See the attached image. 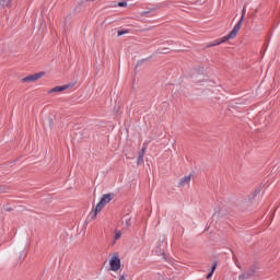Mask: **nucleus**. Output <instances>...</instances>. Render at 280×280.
Returning a JSON list of instances; mask_svg holds the SVG:
<instances>
[{
    "mask_svg": "<svg viewBox=\"0 0 280 280\" xmlns=\"http://www.w3.org/2000/svg\"><path fill=\"white\" fill-rule=\"evenodd\" d=\"M244 16H246V5L243 7L241 19L236 23V25L233 27V30L230 32V34L222 37V40H219L215 44L209 45V47H215V45H222V43H226V40H231V38H235V36H237V32L242 30V23H244Z\"/></svg>",
    "mask_w": 280,
    "mask_h": 280,
    "instance_id": "nucleus-1",
    "label": "nucleus"
},
{
    "mask_svg": "<svg viewBox=\"0 0 280 280\" xmlns=\"http://www.w3.org/2000/svg\"><path fill=\"white\" fill-rule=\"evenodd\" d=\"M109 266L113 272H117V270L121 268V259L119 258V254L116 253L112 256V258L109 259Z\"/></svg>",
    "mask_w": 280,
    "mask_h": 280,
    "instance_id": "nucleus-2",
    "label": "nucleus"
},
{
    "mask_svg": "<svg viewBox=\"0 0 280 280\" xmlns=\"http://www.w3.org/2000/svg\"><path fill=\"white\" fill-rule=\"evenodd\" d=\"M255 272H257V267H250V269L244 271L238 276V280H248L252 277H255Z\"/></svg>",
    "mask_w": 280,
    "mask_h": 280,
    "instance_id": "nucleus-3",
    "label": "nucleus"
},
{
    "mask_svg": "<svg viewBox=\"0 0 280 280\" xmlns=\"http://www.w3.org/2000/svg\"><path fill=\"white\" fill-rule=\"evenodd\" d=\"M45 75V71L37 72L35 74H31L22 79V82H36V80H40Z\"/></svg>",
    "mask_w": 280,
    "mask_h": 280,
    "instance_id": "nucleus-4",
    "label": "nucleus"
},
{
    "mask_svg": "<svg viewBox=\"0 0 280 280\" xmlns=\"http://www.w3.org/2000/svg\"><path fill=\"white\" fill-rule=\"evenodd\" d=\"M110 200H113V197H110V194H105L101 198L100 203L103 205L104 207H106V205H108V202H110Z\"/></svg>",
    "mask_w": 280,
    "mask_h": 280,
    "instance_id": "nucleus-5",
    "label": "nucleus"
},
{
    "mask_svg": "<svg viewBox=\"0 0 280 280\" xmlns=\"http://www.w3.org/2000/svg\"><path fill=\"white\" fill-rule=\"evenodd\" d=\"M69 89V85H61V86H55L48 91V93H60L62 91H67Z\"/></svg>",
    "mask_w": 280,
    "mask_h": 280,
    "instance_id": "nucleus-6",
    "label": "nucleus"
},
{
    "mask_svg": "<svg viewBox=\"0 0 280 280\" xmlns=\"http://www.w3.org/2000/svg\"><path fill=\"white\" fill-rule=\"evenodd\" d=\"M189 183H191V175L184 176L180 179L178 187H185V185H189Z\"/></svg>",
    "mask_w": 280,
    "mask_h": 280,
    "instance_id": "nucleus-7",
    "label": "nucleus"
},
{
    "mask_svg": "<svg viewBox=\"0 0 280 280\" xmlns=\"http://www.w3.org/2000/svg\"><path fill=\"white\" fill-rule=\"evenodd\" d=\"M102 209H104L103 203H101V201L95 206L94 208V213L92 214V220H95V218H97V213H100V211H102Z\"/></svg>",
    "mask_w": 280,
    "mask_h": 280,
    "instance_id": "nucleus-8",
    "label": "nucleus"
},
{
    "mask_svg": "<svg viewBox=\"0 0 280 280\" xmlns=\"http://www.w3.org/2000/svg\"><path fill=\"white\" fill-rule=\"evenodd\" d=\"M12 0H0V8H11Z\"/></svg>",
    "mask_w": 280,
    "mask_h": 280,
    "instance_id": "nucleus-9",
    "label": "nucleus"
},
{
    "mask_svg": "<svg viewBox=\"0 0 280 280\" xmlns=\"http://www.w3.org/2000/svg\"><path fill=\"white\" fill-rule=\"evenodd\" d=\"M147 150H148V147L143 144L142 149L138 152V156L144 158Z\"/></svg>",
    "mask_w": 280,
    "mask_h": 280,
    "instance_id": "nucleus-10",
    "label": "nucleus"
},
{
    "mask_svg": "<svg viewBox=\"0 0 280 280\" xmlns=\"http://www.w3.org/2000/svg\"><path fill=\"white\" fill-rule=\"evenodd\" d=\"M121 238V231H115V241Z\"/></svg>",
    "mask_w": 280,
    "mask_h": 280,
    "instance_id": "nucleus-11",
    "label": "nucleus"
},
{
    "mask_svg": "<svg viewBox=\"0 0 280 280\" xmlns=\"http://www.w3.org/2000/svg\"><path fill=\"white\" fill-rule=\"evenodd\" d=\"M125 224H126L127 228H129L131 225L130 217H126Z\"/></svg>",
    "mask_w": 280,
    "mask_h": 280,
    "instance_id": "nucleus-12",
    "label": "nucleus"
},
{
    "mask_svg": "<svg viewBox=\"0 0 280 280\" xmlns=\"http://www.w3.org/2000/svg\"><path fill=\"white\" fill-rule=\"evenodd\" d=\"M127 5H128V2H126V1H122V2L118 3L119 8H126Z\"/></svg>",
    "mask_w": 280,
    "mask_h": 280,
    "instance_id": "nucleus-13",
    "label": "nucleus"
},
{
    "mask_svg": "<svg viewBox=\"0 0 280 280\" xmlns=\"http://www.w3.org/2000/svg\"><path fill=\"white\" fill-rule=\"evenodd\" d=\"M138 165H143V158L141 156H138Z\"/></svg>",
    "mask_w": 280,
    "mask_h": 280,
    "instance_id": "nucleus-14",
    "label": "nucleus"
},
{
    "mask_svg": "<svg viewBox=\"0 0 280 280\" xmlns=\"http://www.w3.org/2000/svg\"><path fill=\"white\" fill-rule=\"evenodd\" d=\"M234 264H235L236 267L242 269V265H240V260H237V258H235Z\"/></svg>",
    "mask_w": 280,
    "mask_h": 280,
    "instance_id": "nucleus-15",
    "label": "nucleus"
},
{
    "mask_svg": "<svg viewBox=\"0 0 280 280\" xmlns=\"http://www.w3.org/2000/svg\"><path fill=\"white\" fill-rule=\"evenodd\" d=\"M124 34H128L127 31H118V36H124Z\"/></svg>",
    "mask_w": 280,
    "mask_h": 280,
    "instance_id": "nucleus-16",
    "label": "nucleus"
},
{
    "mask_svg": "<svg viewBox=\"0 0 280 280\" xmlns=\"http://www.w3.org/2000/svg\"><path fill=\"white\" fill-rule=\"evenodd\" d=\"M215 268H218V265H217V264H214V265L212 266V269H211V272H212V273L215 272Z\"/></svg>",
    "mask_w": 280,
    "mask_h": 280,
    "instance_id": "nucleus-17",
    "label": "nucleus"
},
{
    "mask_svg": "<svg viewBox=\"0 0 280 280\" xmlns=\"http://www.w3.org/2000/svg\"><path fill=\"white\" fill-rule=\"evenodd\" d=\"M20 259H25V253L22 252V253L20 254Z\"/></svg>",
    "mask_w": 280,
    "mask_h": 280,
    "instance_id": "nucleus-18",
    "label": "nucleus"
},
{
    "mask_svg": "<svg viewBox=\"0 0 280 280\" xmlns=\"http://www.w3.org/2000/svg\"><path fill=\"white\" fill-rule=\"evenodd\" d=\"M211 277H213V272H212V271H210V272L208 273L207 279H211Z\"/></svg>",
    "mask_w": 280,
    "mask_h": 280,
    "instance_id": "nucleus-19",
    "label": "nucleus"
},
{
    "mask_svg": "<svg viewBox=\"0 0 280 280\" xmlns=\"http://www.w3.org/2000/svg\"><path fill=\"white\" fill-rule=\"evenodd\" d=\"M85 1H95V0H85Z\"/></svg>",
    "mask_w": 280,
    "mask_h": 280,
    "instance_id": "nucleus-20",
    "label": "nucleus"
}]
</instances>
